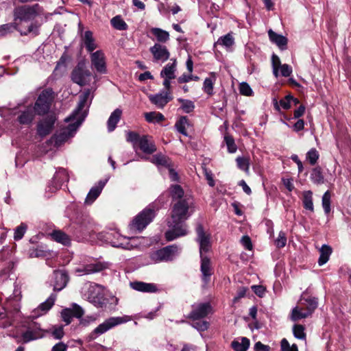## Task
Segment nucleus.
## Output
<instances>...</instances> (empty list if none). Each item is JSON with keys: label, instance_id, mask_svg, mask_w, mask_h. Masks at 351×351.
<instances>
[{"label": "nucleus", "instance_id": "nucleus-1", "mask_svg": "<svg viewBox=\"0 0 351 351\" xmlns=\"http://www.w3.org/2000/svg\"><path fill=\"white\" fill-rule=\"evenodd\" d=\"M194 202L191 196H186L183 199L173 203L171 220L168 221L170 228L165 232L167 241H173L188 234L187 226L184 221L193 212Z\"/></svg>", "mask_w": 351, "mask_h": 351}, {"label": "nucleus", "instance_id": "nucleus-2", "mask_svg": "<svg viewBox=\"0 0 351 351\" xmlns=\"http://www.w3.org/2000/svg\"><path fill=\"white\" fill-rule=\"evenodd\" d=\"M93 91L91 89H86L79 97V102L75 110L66 117L64 121L67 123L66 132H76L82 124L86 117V112L84 110L85 107H88L93 99Z\"/></svg>", "mask_w": 351, "mask_h": 351}, {"label": "nucleus", "instance_id": "nucleus-3", "mask_svg": "<svg viewBox=\"0 0 351 351\" xmlns=\"http://www.w3.org/2000/svg\"><path fill=\"white\" fill-rule=\"evenodd\" d=\"M127 141L132 143L134 147L138 146L143 153L151 154L156 151V146L151 136H140L139 133H128Z\"/></svg>", "mask_w": 351, "mask_h": 351}, {"label": "nucleus", "instance_id": "nucleus-4", "mask_svg": "<svg viewBox=\"0 0 351 351\" xmlns=\"http://www.w3.org/2000/svg\"><path fill=\"white\" fill-rule=\"evenodd\" d=\"M11 113L14 114H17L16 121L18 124L29 126L32 123L36 112L32 106H28L24 109L19 110L18 111L11 110L3 108H0V115L1 117H5L6 114Z\"/></svg>", "mask_w": 351, "mask_h": 351}, {"label": "nucleus", "instance_id": "nucleus-5", "mask_svg": "<svg viewBox=\"0 0 351 351\" xmlns=\"http://www.w3.org/2000/svg\"><path fill=\"white\" fill-rule=\"evenodd\" d=\"M54 97V92L51 88L43 90L38 95L33 107L36 113L39 115L47 114L51 108Z\"/></svg>", "mask_w": 351, "mask_h": 351}, {"label": "nucleus", "instance_id": "nucleus-6", "mask_svg": "<svg viewBox=\"0 0 351 351\" xmlns=\"http://www.w3.org/2000/svg\"><path fill=\"white\" fill-rule=\"evenodd\" d=\"M181 248L176 244L162 247L150 254V258L155 263L173 261L180 252Z\"/></svg>", "mask_w": 351, "mask_h": 351}, {"label": "nucleus", "instance_id": "nucleus-7", "mask_svg": "<svg viewBox=\"0 0 351 351\" xmlns=\"http://www.w3.org/2000/svg\"><path fill=\"white\" fill-rule=\"evenodd\" d=\"M40 12L41 8L37 3L32 5H24L14 9V16L15 21H27L36 18Z\"/></svg>", "mask_w": 351, "mask_h": 351}, {"label": "nucleus", "instance_id": "nucleus-8", "mask_svg": "<svg viewBox=\"0 0 351 351\" xmlns=\"http://www.w3.org/2000/svg\"><path fill=\"white\" fill-rule=\"evenodd\" d=\"M154 217V210L146 208L133 219L130 225V229L141 232L152 221Z\"/></svg>", "mask_w": 351, "mask_h": 351}, {"label": "nucleus", "instance_id": "nucleus-9", "mask_svg": "<svg viewBox=\"0 0 351 351\" xmlns=\"http://www.w3.org/2000/svg\"><path fill=\"white\" fill-rule=\"evenodd\" d=\"M130 320L128 316L124 317H112L106 319L103 323L100 324L91 332V337L95 339L113 327L119 324L125 323Z\"/></svg>", "mask_w": 351, "mask_h": 351}, {"label": "nucleus", "instance_id": "nucleus-10", "mask_svg": "<svg viewBox=\"0 0 351 351\" xmlns=\"http://www.w3.org/2000/svg\"><path fill=\"white\" fill-rule=\"evenodd\" d=\"M90 76V72L86 69L85 64L83 62H79L71 74V78L73 82L80 86L88 84Z\"/></svg>", "mask_w": 351, "mask_h": 351}, {"label": "nucleus", "instance_id": "nucleus-11", "mask_svg": "<svg viewBox=\"0 0 351 351\" xmlns=\"http://www.w3.org/2000/svg\"><path fill=\"white\" fill-rule=\"evenodd\" d=\"M88 300L97 308H104L107 304L101 287L98 285H90L88 289Z\"/></svg>", "mask_w": 351, "mask_h": 351}, {"label": "nucleus", "instance_id": "nucleus-12", "mask_svg": "<svg viewBox=\"0 0 351 351\" xmlns=\"http://www.w3.org/2000/svg\"><path fill=\"white\" fill-rule=\"evenodd\" d=\"M26 330L21 335L23 343H28L36 340L44 336L40 324L36 322H30L25 326Z\"/></svg>", "mask_w": 351, "mask_h": 351}, {"label": "nucleus", "instance_id": "nucleus-13", "mask_svg": "<svg viewBox=\"0 0 351 351\" xmlns=\"http://www.w3.org/2000/svg\"><path fill=\"white\" fill-rule=\"evenodd\" d=\"M196 241L199 245V256L206 255L205 253L211 249L210 235L204 232L203 226L198 223L196 227Z\"/></svg>", "mask_w": 351, "mask_h": 351}, {"label": "nucleus", "instance_id": "nucleus-14", "mask_svg": "<svg viewBox=\"0 0 351 351\" xmlns=\"http://www.w3.org/2000/svg\"><path fill=\"white\" fill-rule=\"evenodd\" d=\"M212 310L209 302L194 304L192 305V311L188 315V318L193 321L203 319L211 313Z\"/></svg>", "mask_w": 351, "mask_h": 351}, {"label": "nucleus", "instance_id": "nucleus-15", "mask_svg": "<svg viewBox=\"0 0 351 351\" xmlns=\"http://www.w3.org/2000/svg\"><path fill=\"white\" fill-rule=\"evenodd\" d=\"M91 64L99 73H106V63L105 55L101 50H97L90 53Z\"/></svg>", "mask_w": 351, "mask_h": 351}, {"label": "nucleus", "instance_id": "nucleus-16", "mask_svg": "<svg viewBox=\"0 0 351 351\" xmlns=\"http://www.w3.org/2000/svg\"><path fill=\"white\" fill-rule=\"evenodd\" d=\"M200 261L202 280L205 285H207L210 282L212 275L214 274V269L212 266L210 258H208L206 255H202V257H200Z\"/></svg>", "mask_w": 351, "mask_h": 351}, {"label": "nucleus", "instance_id": "nucleus-17", "mask_svg": "<svg viewBox=\"0 0 351 351\" xmlns=\"http://www.w3.org/2000/svg\"><path fill=\"white\" fill-rule=\"evenodd\" d=\"M108 267V264L107 263L95 262L86 264L82 267L77 268L75 269V272L79 273L80 275H88L100 272Z\"/></svg>", "mask_w": 351, "mask_h": 351}, {"label": "nucleus", "instance_id": "nucleus-18", "mask_svg": "<svg viewBox=\"0 0 351 351\" xmlns=\"http://www.w3.org/2000/svg\"><path fill=\"white\" fill-rule=\"evenodd\" d=\"M149 50L153 55L154 62H165L169 58L170 53L165 45L156 43Z\"/></svg>", "mask_w": 351, "mask_h": 351}, {"label": "nucleus", "instance_id": "nucleus-19", "mask_svg": "<svg viewBox=\"0 0 351 351\" xmlns=\"http://www.w3.org/2000/svg\"><path fill=\"white\" fill-rule=\"evenodd\" d=\"M149 99L152 104H154L158 108H163L170 101L173 99V97L169 93L161 92L155 95H149Z\"/></svg>", "mask_w": 351, "mask_h": 351}, {"label": "nucleus", "instance_id": "nucleus-20", "mask_svg": "<svg viewBox=\"0 0 351 351\" xmlns=\"http://www.w3.org/2000/svg\"><path fill=\"white\" fill-rule=\"evenodd\" d=\"M53 290L55 291H60L66 286L69 281V276L66 271L62 270L55 271L53 272Z\"/></svg>", "mask_w": 351, "mask_h": 351}, {"label": "nucleus", "instance_id": "nucleus-21", "mask_svg": "<svg viewBox=\"0 0 351 351\" xmlns=\"http://www.w3.org/2000/svg\"><path fill=\"white\" fill-rule=\"evenodd\" d=\"M82 44L84 46L86 51L90 53L97 48L95 38L93 36V33L90 30L86 31L82 35Z\"/></svg>", "mask_w": 351, "mask_h": 351}, {"label": "nucleus", "instance_id": "nucleus-22", "mask_svg": "<svg viewBox=\"0 0 351 351\" xmlns=\"http://www.w3.org/2000/svg\"><path fill=\"white\" fill-rule=\"evenodd\" d=\"M106 182L107 180H100L96 186L92 187L86 197L85 203L91 204L99 197Z\"/></svg>", "mask_w": 351, "mask_h": 351}, {"label": "nucleus", "instance_id": "nucleus-23", "mask_svg": "<svg viewBox=\"0 0 351 351\" xmlns=\"http://www.w3.org/2000/svg\"><path fill=\"white\" fill-rule=\"evenodd\" d=\"M130 287L136 291L145 293H155L158 291V288L155 284L141 281L130 282Z\"/></svg>", "mask_w": 351, "mask_h": 351}, {"label": "nucleus", "instance_id": "nucleus-24", "mask_svg": "<svg viewBox=\"0 0 351 351\" xmlns=\"http://www.w3.org/2000/svg\"><path fill=\"white\" fill-rule=\"evenodd\" d=\"M73 136V133H55L46 143L49 145L59 147Z\"/></svg>", "mask_w": 351, "mask_h": 351}, {"label": "nucleus", "instance_id": "nucleus-25", "mask_svg": "<svg viewBox=\"0 0 351 351\" xmlns=\"http://www.w3.org/2000/svg\"><path fill=\"white\" fill-rule=\"evenodd\" d=\"M172 62L167 64L161 70L160 76L162 78L175 79L176 77V72L177 71V61L176 59H171Z\"/></svg>", "mask_w": 351, "mask_h": 351}, {"label": "nucleus", "instance_id": "nucleus-26", "mask_svg": "<svg viewBox=\"0 0 351 351\" xmlns=\"http://www.w3.org/2000/svg\"><path fill=\"white\" fill-rule=\"evenodd\" d=\"M56 117L53 114H49L43 119L38 124V132H50L53 130Z\"/></svg>", "mask_w": 351, "mask_h": 351}, {"label": "nucleus", "instance_id": "nucleus-27", "mask_svg": "<svg viewBox=\"0 0 351 351\" xmlns=\"http://www.w3.org/2000/svg\"><path fill=\"white\" fill-rule=\"evenodd\" d=\"M268 36L270 41L275 43L281 50L287 48L288 40L285 36L276 33L272 29L268 31Z\"/></svg>", "mask_w": 351, "mask_h": 351}, {"label": "nucleus", "instance_id": "nucleus-28", "mask_svg": "<svg viewBox=\"0 0 351 351\" xmlns=\"http://www.w3.org/2000/svg\"><path fill=\"white\" fill-rule=\"evenodd\" d=\"M50 236L53 241L64 245H69L71 244V238L62 230H53L50 234Z\"/></svg>", "mask_w": 351, "mask_h": 351}, {"label": "nucleus", "instance_id": "nucleus-29", "mask_svg": "<svg viewBox=\"0 0 351 351\" xmlns=\"http://www.w3.org/2000/svg\"><path fill=\"white\" fill-rule=\"evenodd\" d=\"M169 193L173 203L178 201V199H183L186 196H189L184 194L183 189L178 184L171 185L169 188Z\"/></svg>", "mask_w": 351, "mask_h": 351}, {"label": "nucleus", "instance_id": "nucleus-30", "mask_svg": "<svg viewBox=\"0 0 351 351\" xmlns=\"http://www.w3.org/2000/svg\"><path fill=\"white\" fill-rule=\"evenodd\" d=\"M122 110L119 108L115 109L110 114L108 120V129L109 131H113L121 119Z\"/></svg>", "mask_w": 351, "mask_h": 351}, {"label": "nucleus", "instance_id": "nucleus-31", "mask_svg": "<svg viewBox=\"0 0 351 351\" xmlns=\"http://www.w3.org/2000/svg\"><path fill=\"white\" fill-rule=\"evenodd\" d=\"M300 304L302 306H305V310L309 313L310 315L313 313V312L317 308L318 302L317 298H308L306 299L303 298L302 297L300 299Z\"/></svg>", "mask_w": 351, "mask_h": 351}, {"label": "nucleus", "instance_id": "nucleus-32", "mask_svg": "<svg viewBox=\"0 0 351 351\" xmlns=\"http://www.w3.org/2000/svg\"><path fill=\"white\" fill-rule=\"evenodd\" d=\"M310 179L313 183L320 185L324 183V177L320 167L313 168L310 174Z\"/></svg>", "mask_w": 351, "mask_h": 351}, {"label": "nucleus", "instance_id": "nucleus-33", "mask_svg": "<svg viewBox=\"0 0 351 351\" xmlns=\"http://www.w3.org/2000/svg\"><path fill=\"white\" fill-rule=\"evenodd\" d=\"M234 351H247L250 346V340L247 337L234 340L231 343Z\"/></svg>", "mask_w": 351, "mask_h": 351}, {"label": "nucleus", "instance_id": "nucleus-34", "mask_svg": "<svg viewBox=\"0 0 351 351\" xmlns=\"http://www.w3.org/2000/svg\"><path fill=\"white\" fill-rule=\"evenodd\" d=\"M56 299V295L51 293L46 301L38 306L37 311H40V315L46 313L53 306Z\"/></svg>", "mask_w": 351, "mask_h": 351}, {"label": "nucleus", "instance_id": "nucleus-35", "mask_svg": "<svg viewBox=\"0 0 351 351\" xmlns=\"http://www.w3.org/2000/svg\"><path fill=\"white\" fill-rule=\"evenodd\" d=\"M66 178V175L64 171H61L56 173L54 175L53 180L51 181V184H53V188L51 186H49L50 191H56L62 186V183L63 182V179Z\"/></svg>", "mask_w": 351, "mask_h": 351}, {"label": "nucleus", "instance_id": "nucleus-36", "mask_svg": "<svg viewBox=\"0 0 351 351\" xmlns=\"http://www.w3.org/2000/svg\"><path fill=\"white\" fill-rule=\"evenodd\" d=\"M310 316L304 308L295 306L291 311V319L293 322L298 321L301 319L306 318Z\"/></svg>", "mask_w": 351, "mask_h": 351}, {"label": "nucleus", "instance_id": "nucleus-37", "mask_svg": "<svg viewBox=\"0 0 351 351\" xmlns=\"http://www.w3.org/2000/svg\"><path fill=\"white\" fill-rule=\"evenodd\" d=\"M320 256L318 260V264L321 266L324 265L329 260L330 255L332 253V249L327 245H324L319 250Z\"/></svg>", "mask_w": 351, "mask_h": 351}, {"label": "nucleus", "instance_id": "nucleus-38", "mask_svg": "<svg viewBox=\"0 0 351 351\" xmlns=\"http://www.w3.org/2000/svg\"><path fill=\"white\" fill-rule=\"evenodd\" d=\"M210 75V77H206L204 80L202 88L204 91L209 95H213V85L216 80L215 73L212 72Z\"/></svg>", "mask_w": 351, "mask_h": 351}, {"label": "nucleus", "instance_id": "nucleus-39", "mask_svg": "<svg viewBox=\"0 0 351 351\" xmlns=\"http://www.w3.org/2000/svg\"><path fill=\"white\" fill-rule=\"evenodd\" d=\"M152 34L156 36L157 40L160 43H166L169 40L168 32L158 27H153L151 29Z\"/></svg>", "mask_w": 351, "mask_h": 351}, {"label": "nucleus", "instance_id": "nucleus-40", "mask_svg": "<svg viewBox=\"0 0 351 351\" xmlns=\"http://www.w3.org/2000/svg\"><path fill=\"white\" fill-rule=\"evenodd\" d=\"M303 205L305 209L311 212L314 211L313 203V193L311 191H306L303 193Z\"/></svg>", "mask_w": 351, "mask_h": 351}, {"label": "nucleus", "instance_id": "nucleus-41", "mask_svg": "<svg viewBox=\"0 0 351 351\" xmlns=\"http://www.w3.org/2000/svg\"><path fill=\"white\" fill-rule=\"evenodd\" d=\"M110 23L112 26L118 30H126L128 27L127 23L119 15L113 17L111 19Z\"/></svg>", "mask_w": 351, "mask_h": 351}, {"label": "nucleus", "instance_id": "nucleus-42", "mask_svg": "<svg viewBox=\"0 0 351 351\" xmlns=\"http://www.w3.org/2000/svg\"><path fill=\"white\" fill-rule=\"evenodd\" d=\"M176 128L178 132H186L191 130V124L189 119L186 117H181L176 123Z\"/></svg>", "mask_w": 351, "mask_h": 351}, {"label": "nucleus", "instance_id": "nucleus-43", "mask_svg": "<svg viewBox=\"0 0 351 351\" xmlns=\"http://www.w3.org/2000/svg\"><path fill=\"white\" fill-rule=\"evenodd\" d=\"M237 167L247 174L250 173V158L247 157H237L236 158Z\"/></svg>", "mask_w": 351, "mask_h": 351}, {"label": "nucleus", "instance_id": "nucleus-44", "mask_svg": "<svg viewBox=\"0 0 351 351\" xmlns=\"http://www.w3.org/2000/svg\"><path fill=\"white\" fill-rule=\"evenodd\" d=\"M234 43V40L232 33H228L223 36H221L217 42V45H222L226 47H230L232 46Z\"/></svg>", "mask_w": 351, "mask_h": 351}, {"label": "nucleus", "instance_id": "nucleus-45", "mask_svg": "<svg viewBox=\"0 0 351 351\" xmlns=\"http://www.w3.org/2000/svg\"><path fill=\"white\" fill-rule=\"evenodd\" d=\"M153 162L164 167H169L171 165V161L169 158L162 154H156L153 156Z\"/></svg>", "mask_w": 351, "mask_h": 351}, {"label": "nucleus", "instance_id": "nucleus-46", "mask_svg": "<svg viewBox=\"0 0 351 351\" xmlns=\"http://www.w3.org/2000/svg\"><path fill=\"white\" fill-rule=\"evenodd\" d=\"M331 199V193L329 191H326L322 199V204L324 208V210L326 214H328L330 212V201Z\"/></svg>", "mask_w": 351, "mask_h": 351}, {"label": "nucleus", "instance_id": "nucleus-47", "mask_svg": "<svg viewBox=\"0 0 351 351\" xmlns=\"http://www.w3.org/2000/svg\"><path fill=\"white\" fill-rule=\"evenodd\" d=\"M178 101L181 103V108L186 113H190L195 109V104L191 100L179 98Z\"/></svg>", "mask_w": 351, "mask_h": 351}, {"label": "nucleus", "instance_id": "nucleus-48", "mask_svg": "<svg viewBox=\"0 0 351 351\" xmlns=\"http://www.w3.org/2000/svg\"><path fill=\"white\" fill-rule=\"evenodd\" d=\"M304 327L301 324H295L293 327V333L295 338L298 339L305 340L306 333Z\"/></svg>", "mask_w": 351, "mask_h": 351}, {"label": "nucleus", "instance_id": "nucleus-49", "mask_svg": "<svg viewBox=\"0 0 351 351\" xmlns=\"http://www.w3.org/2000/svg\"><path fill=\"white\" fill-rule=\"evenodd\" d=\"M19 31L20 32L21 35H27L29 34H33L34 36H36L38 34V25H37L36 23H32L27 28L22 29H19Z\"/></svg>", "mask_w": 351, "mask_h": 351}, {"label": "nucleus", "instance_id": "nucleus-50", "mask_svg": "<svg viewBox=\"0 0 351 351\" xmlns=\"http://www.w3.org/2000/svg\"><path fill=\"white\" fill-rule=\"evenodd\" d=\"M294 101L295 104L299 103L298 99L293 98L291 95H287L284 99L280 100V105L282 108L287 110L291 108V102Z\"/></svg>", "mask_w": 351, "mask_h": 351}, {"label": "nucleus", "instance_id": "nucleus-51", "mask_svg": "<svg viewBox=\"0 0 351 351\" xmlns=\"http://www.w3.org/2000/svg\"><path fill=\"white\" fill-rule=\"evenodd\" d=\"M148 122H159L164 119V116L160 112H151L145 114Z\"/></svg>", "mask_w": 351, "mask_h": 351}, {"label": "nucleus", "instance_id": "nucleus-52", "mask_svg": "<svg viewBox=\"0 0 351 351\" xmlns=\"http://www.w3.org/2000/svg\"><path fill=\"white\" fill-rule=\"evenodd\" d=\"M224 141L228 147V150L230 153H234L237 152V147L234 143V140L230 135H226L224 136Z\"/></svg>", "mask_w": 351, "mask_h": 351}, {"label": "nucleus", "instance_id": "nucleus-53", "mask_svg": "<svg viewBox=\"0 0 351 351\" xmlns=\"http://www.w3.org/2000/svg\"><path fill=\"white\" fill-rule=\"evenodd\" d=\"M16 29H17V26L14 23H8L0 25V36H4Z\"/></svg>", "mask_w": 351, "mask_h": 351}, {"label": "nucleus", "instance_id": "nucleus-54", "mask_svg": "<svg viewBox=\"0 0 351 351\" xmlns=\"http://www.w3.org/2000/svg\"><path fill=\"white\" fill-rule=\"evenodd\" d=\"M239 89L240 94L242 95L252 96L253 95V90L247 82H241L239 84Z\"/></svg>", "mask_w": 351, "mask_h": 351}, {"label": "nucleus", "instance_id": "nucleus-55", "mask_svg": "<svg viewBox=\"0 0 351 351\" xmlns=\"http://www.w3.org/2000/svg\"><path fill=\"white\" fill-rule=\"evenodd\" d=\"M319 156V153L315 148L311 149L306 154V158L312 165H314L317 162Z\"/></svg>", "mask_w": 351, "mask_h": 351}, {"label": "nucleus", "instance_id": "nucleus-56", "mask_svg": "<svg viewBox=\"0 0 351 351\" xmlns=\"http://www.w3.org/2000/svg\"><path fill=\"white\" fill-rule=\"evenodd\" d=\"M287 237L283 231H280L278 234L277 239L275 240V245L278 248H282L286 245Z\"/></svg>", "mask_w": 351, "mask_h": 351}, {"label": "nucleus", "instance_id": "nucleus-57", "mask_svg": "<svg viewBox=\"0 0 351 351\" xmlns=\"http://www.w3.org/2000/svg\"><path fill=\"white\" fill-rule=\"evenodd\" d=\"M27 230V226L25 223H21L18 226L14 232V238L15 240H20L23 238L25 231Z\"/></svg>", "mask_w": 351, "mask_h": 351}, {"label": "nucleus", "instance_id": "nucleus-58", "mask_svg": "<svg viewBox=\"0 0 351 351\" xmlns=\"http://www.w3.org/2000/svg\"><path fill=\"white\" fill-rule=\"evenodd\" d=\"M204 174L206 177V180L208 181V184L210 186L213 187L215 184V180L213 179V175L210 170L208 169L206 167H203Z\"/></svg>", "mask_w": 351, "mask_h": 351}, {"label": "nucleus", "instance_id": "nucleus-59", "mask_svg": "<svg viewBox=\"0 0 351 351\" xmlns=\"http://www.w3.org/2000/svg\"><path fill=\"white\" fill-rule=\"evenodd\" d=\"M72 311L73 317L80 318L83 316L84 311L82 308L77 304H73L72 308H70Z\"/></svg>", "mask_w": 351, "mask_h": 351}, {"label": "nucleus", "instance_id": "nucleus-60", "mask_svg": "<svg viewBox=\"0 0 351 351\" xmlns=\"http://www.w3.org/2000/svg\"><path fill=\"white\" fill-rule=\"evenodd\" d=\"M62 320L66 322V324H69L71 322L73 317L72 311L70 308H66L61 312Z\"/></svg>", "mask_w": 351, "mask_h": 351}, {"label": "nucleus", "instance_id": "nucleus-61", "mask_svg": "<svg viewBox=\"0 0 351 351\" xmlns=\"http://www.w3.org/2000/svg\"><path fill=\"white\" fill-rule=\"evenodd\" d=\"M192 326L199 331H205L209 327V322L206 321H199L193 323Z\"/></svg>", "mask_w": 351, "mask_h": 351}, {"label": "nucleus", "instance_id": "nucleus-62", "mask_svg": "<svg viewBox=\"0 0 351 351\" xmlns=\"http://www.w3.org/2000/svg\"><path fill=\"white\" fill-rule=\"evenodd\" d=\"M279 69L283 77H289L292 73V68L287 64H282Z\"/></svg>", "mask_w": 351, "mask_h": 351}, {"label": "nucleus", "instance_id": "nucleus-63", "mask_svg": "<svg viewBox=\"0 0 351 351\" xmlns=\"http://www.w3.org/2000/svg\"><path fill=\"white\" fill-rule=\"evenodd\" d=\"M247 289L245 287H241L237 291V295L233 299V302L235 303L238 302L241 298L245 297Z\"/></svg>", "mask_w": 351, "mask_h": 351}, {"label": "nucleus", "instance_id": "nucleus-64", "mask_svg": "<svg viewBox=\"0 0 351 351\" xmlns=\"http://www.w3.org/2000/svg\"><path fill=\"white\" fill-rule=\"evenodd\" d=\"M241 243L246 250H250L252 249V241L248 236H243L241 239Z\"/></svg>", "mask_w": 351, "mask_h": 351}]
</instances>
